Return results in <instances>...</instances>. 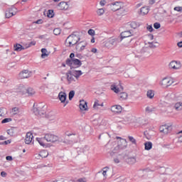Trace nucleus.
<instances>
[{"instance_id":"1","label":"nucleus","mask_w":182,"mask_h":182,"mask_svg":"<svg viewBox=\"0 0 182 182\" xmlns=\"http://www.w3.org/2000/svg\"><path fill=\"white\" fill-rule=\"evenodd\" d=\"M117 139H119L118 141V144L117 146L114 148V150H112L109 155L111 157H114L120 150H125V149L127 147V141L125 139H122L120 137H117Z\"/></svg>"},{"instance_id":"2","label":"nucleus","mask_w":182,"mask_h":182,"mask_svg":"<svg viewBox=\"0 0 182 182\" xmlns=\"http://www.w3.org/2000/svg\"><path fill=\"white\" fill-rule=\"evenodd\" d=\"M79 41H80L79 36L71 34L65 40V46H67V48H72V46H75Z\"/></svg>"},{"instance_id":"3","label":"nucleus","mask_w":182,"mask_h":182,"mask_svg":"<svg viewBox=\"0 0 182 182\" xmlns=\"http://www.w3.org/2000/svg\"><path fill=\"white\" fill-rule=\"evenodd\" d=\"M33 113L36 116H38V117H43V116L46 114V111L45 110V105L43 104H34Z\"/></svg>"},{"instance_id":"4","label":"nucleus","mask_w":182,"mask_h":182,"mask_svg":"<svg viewBox=\"0 0 182 182\" xmlns=\"http://www.w3.org/2000/svg\"><path fill=\"white\" fill-rule=\"evenodd\" d=\"M174 83V79L170 77H165L159 82V86L163 89H168Z\"/></svg>"},{"instance_id":"5","label":"nucleus","mask_w":182,"mask_h":182,"mask_svg":"<svg viewBox=\"0 0 182 182\" xmlns=\"http://www.w3.org/2000/svg\"><path fill=\"white\" fill-rule=\"evenodd\" d=\"M66 65L70 66L71 69H77V68H80V66H82V61L77 58L73 60L68 58L66 60Z\"/></svg>"},{"instance_id":"6","label":"nucleus","mask_w":182,"mask_h":182,"mask_svg":"<svg viewBox=\"0 0 182 182\" xmlns=\"http://www.w3.org/2000/svg\"><path fill=\"white\" fill-rule=\"evenodd\" d=\"M44 139L48 143H59L60 141V138L58 135H55L53 134H46L44 136Z\"/></svg>"},{"instance_id":"7","label":"nucleus","mask_w":182,"mask_h":182,"mask_svg":"<svg viewBox=\"0 0 182 182\" xmlns=\"http://www.w3.org/2000/svg\"><path fill=\"white\" fill-rule=\"evenodd\" d=\"M112 12H116L123 8V2L122 1H114L108 5Z\"/></svg>"},{"instance_id":"8","label":"nucleus","mask_w":182,"mask_h":182,"mask_svg":"<svg viewBox=\"0 0 182 182\" xmlns=\"http://www.w3.org/2000/svg\"><path fill=\"white\" fill-rule=\"evenodd\" d=\"M15 15H16V9L14 7L9 8L5 11V18L6 19H9V18H12Z\"/></svg>"},{"instance_id":"9","label":"nucleus","mask_w":182,"mask_h":182,"mask_svg":"<svg viewBox=\"0 0 182 182\" xmlns=\"http://www.w3.org/2000/svg\"><path fill=\"white\" fill-rule=\"evenodd\" d=\"M110 110L114 114H120L123 112V107H122V105H115L111 107Z\"/></svg>"},{"instance_id":"10","label":"nucleus","mask_w":182,"mask_h":182,"mask_svg":"<svg viewBox=\"0 0 182 182\" xmlns=\"http://www.w3.org/2000/svg\"><path fill=\"white\" fill-rule=\"evenodd\" d=\"M49 156V152L46 150H42L39 154H35V158L37 160H42V159H46Z\"/></svg>"},{"instance_id":"11","label":"nucleus","mask_w":182,"mask_h":182,"mask_svg":"<svg viewBox=\"0 0 182 182\" xmlns=\"http://www.w3.org/2000/svg\"><path fill=\"white\" fill-rule=\"evenodd\" d=\"M31 76H32V72L28 70H24L18 74L20 79H28V77H31Z\"/></svg>"},{"instance_id":"12","label":"nucleus","mask_w":182,"mask_h":182,"mask_svg":"<svg viewBox=\"0 0 182 182\" xmlns=\"http://www.w3.org/2000/svg\"><path fill=\"white\" fill-rule=\"evenodd\" d=\"M75 49L77 50V52H82V50H85V48L87 46V43L86 41H80L78 42L77 44H75Z\"/></svg>"},{"instance_id":"13","label":"nucleus","mask_w":182,"mask_h":182,"mask_svg":"<svg viewBox=\"0 0 182 182\" xmlns=\"http://www.w3.org/2000/svg\"><path fill=\"white\" fill-rule=\"evenodd\" d=\"M66 92H60L58 94V99L61 103L64 104V107H66V105L69 103V101H66Z\"/></svg>"},{"instance_id":"14","label":"nucleus","mask_w":182,"mask_h":182,"mask_svg":"<svg viewBox=\"0 0 182 182\" xmlns=\"http://www.w3.org/2000/svg\"><path fill=\"white\" fill-rule=\"evenodd\" d=\"M159 131L161 133H163L164 134H168V133L171 132V125H162L159 127Z\"/></svg>"},{"instance_id":"15","label":"nucleus","mask_w":182,"mask_h":182,"mask_svg":"<svg viewBox=\"0 0 182 182\" xmlns=\"http://www.w3.org/2000/svg\"><path fill=\"white\" fill-rule=\"evenodd\" d=\"M117 45V41L115 38H109L105 41V46L106 48H112V46H116Z\"/></svg>"},{"instance_id":"16","label":"nucleus","mask_w":182,"mask_h":182,"mask_svg":"<svg viewBox=\"0 0 182 182\" xmlns=\"http://www.w3.org/2000/svg\"><path fill=\"white\" fill-rule=\"evenodd\" d=\"M58 7L60 11H68V9H69V3L66 1H61L58 4Z\"/></svg>"},{"instance_id":"17","label":"nucleus","mask_w":182,"mask_h":182,"mask_svg":"<svg viewBox=\"0 0 182 182\" xmlns=\"http://www.w3.org/2000/svg\"><path fill=\"white\" fill-rule=\"evenodd\" d=\"M169 68L175 70H178V69L181 68V64L177 61H171L169 64Z\"/></svg>"},{"instance_id":"18","label":"nucleus","mask_w":182,"mask_h":182,"mask_svg":"<svg viewBox=\"0 0 182 182\" xmlns=\"http://www.w3.org/2000/svg\"><path fill=\"white\" fill-rule=\"evenodd\" d=\"M67 80L69 83H73V82H76V77L72 71H69L67 73Z\"/></svg>"},{"instance_id":"19","label":"nucleus","mask_w":182,"mask_h":182,"mask_svg":"<svg viewBox=\"0 0 182 182\" xmlns=\"http://www.w3.org/2000/svg\"><path fill=\"white\" fill-rule=\"evenodd\" d=\"M33 140V134L31 132H28L26 135L25 143L26 144H31Z\"/></svg>"},{"instance_id":"20","label":"nucleus","mask_w":182,"mask_h":182,"mask_svg":"<svg viewBox=\"0 0 182 182\" xmlns=\"http://www.w3.org/2000/svg\"><path fill=\"white\" fill-rule=\"evenodd\" d=\"M28 87H25L23 85H20L18 87H17V92L18 93H20V95H26V90H27Z\"/></svg>"},{"instance_id":"21","label":"nucleus","mask_w":182,"mask_h":182,"mask_svg":"<svg viewBox=\"0 0 182 182\" xmlns=\"http://www.w3.org/2000/svg\"><path fill=\"white\" fill-rule=\"evenodd\" d=\"M26 95L30 97H32V96H35V95H36V91L32 87H27Z\"/></svg>"},{"instance_id":"22","label":"nucleus","mask_w":182,"mask_h":182,"mask_svg":"<svg viewBox=\"0 0 182 182\" xmlns=\"http://www.w3.org/2000/svg\"><path fill=\"white\" fill-rule=\"evenodd\" d=\"M133 36V32L132 31H123L122 33H121V38L122 39H124V38H129L130 36Z\"/></svg>"},{"instance_id":"23","label":"nucleus","mask_w":182,"mask_h":182,"mask_svg":"<svg viewBox=\"0 0 182 182\" xmlns=\"http://www.w3.org/2000/svg\"><path fill=\"white\" fill-rule=\"evenodd\" d=\"M80 109L82 112L87 110V102H86V101H85L83 100H80Z\"/></svg>"},{"instance_id":"24","label":"nucleus","mask_w":182,"mask_h":182,"mask_svg":"<svg viewBox=\"0 0 182 182\" xmlns=\"http://www.w3.org/2000/svg\"><path fill=\"white\" fill-rule=\"evenodd\" d=\"M173 109L176 112H182V102H177L173 105Z\"/></svg>"},{"instance_id":"25","label":"nucleus","mask_w":182,"mask_h":182,"mask_svg":"<svg viewBox=\"0 0 182 182\" xmlns=\"http://www.w3.org/2000/svg\"><path fill=\"white\" fill-rule=\"evenodd\" d=\"M110 89L111 90H112V92H114V93H120V92H122V90H123V88H119V87L117 85H116V84H112L110 86Z\"/></svg>"},{"instance_id":"26","label":"nucleus","mask_w":182,"mask_h":182,"mask_svg":"<svg viewBox=\"0 0 182 182\" xmlns=\"http://www.w3.org/2000/svg\"><path fill=\"white\" fill-rule=\"evenodd\" d=\"M14 49L16 52H21V50H25V49H26V47L25 48L21 44L16 43L14 46Z\"/></svg>"},{"instance_id":"27","label":"nucleus","mask_w":182,"mask_h":182,"mask_svg":"<svg viewBox=\"0 0 182 182\" xmlns=\"http://www.w3.org/2000/svg\"><path fill=\"white\" fill-rule=\"evenodd\" d=\"M153 112H156V108L153 105H148L145 108V113L150 114L153 113Z\"/></svg>"},{"instance_id":"28","label":"nucleus","mask_w":182,"mask_h":182,"mask_svg":"<svg viewBox=\"0 0 182 182\" xmlns=\"http://www.w3.org/2000/svg\"><path fill=\"white\" fill-rule=\"evenodd\" d=\"M145 45L146 46H149V48H152L153 49H154V48H157V46H159V43L158 42H145Z\"/></svg>"},{"instance_id":"29","label":"nucleus","mask_w":182,"mask_h":182,"mask_svg":"<svg viewBox=\"0 0 182 182\" xmlns=\"http://www.w3.org/2000/svg\"><path fill=\"white\" fill-rule=\"evenodd\" d=\"M168 97L170 100L177 101L178 100V97H177V94L174 92H171L168 95Z\"/></svg>"},{"instance_id":"30","label":"nucleus","mask_w":182,"mask_h":182,"mask_svg":"<svg viewBox=\"0 0 182 182\" xmlns=\"http://www.w3.org/2000/svg\"><path fill=\"white\" fill-rule=\"evenodd\" d=\"M73 72V74H74V76L75 77L76 80H79V77L83 75V73H82V70H75L71 71Z\"/></svg>"},{"instance_id":"31","label":"nucleus","mask_w":182,"mask_h":182,"mask_svg":"<svg viewBox=\"0 0 182 182\" xmlns=\"http://www.w3.org/2000/svg\"><path fill=\"white\" fill-rule=\"evenodd\" d=\"M127 97H129V95L127 92H120L119 94V100H127Z\"/></svg>"},{"instance_id":"32","label":"nucleus","mask_w":182,"mask_h":182,"mask_svg":"<svg viewBox=\"0 0 182 182\" xmlns=\"http://www.w3.org/2000/svg\"><path fill=\"white\" fill-rule=\"evenodd\" d=\"M149 7L147 6L142 7L141 8L140 14L142 16L147 15L149 14Z\"/></svg>"},{"instance_id":"33","label":"nucleus","mask_w":182,"mask_h":182,"mask_svg":"<svg viewBox=\"0 0 182 182\" xmlns=\"http://www.w3.org/2000/svg\"><path fill=\"white\" fill-rule=\"evenodd\" d=\"M36 140L39 143L40 146H42L43 147H46V144H45V137L43 138H36Z\"/></svg>"},{"instance_id":"34","label":"nucleus","mask_w":182,"mask_h":182,"mask_svg":"<svg viewBox=\"0 0 182 182\" xmlns=\"http://www.w3.org/2000/svg\"><path fill=\"white\" fill-rule=\"evenodd\" d=\"M41 53V58L43 59H45L46 58H47V56H49V53H48V50H46V48H42Z\"/></svg>"},{"instance_id":"35","label":"nucleus","mask_w":182,"mask_h":182,"mask_svg":"<svg viewBox=\"0 0 182 182\" xmlns=\"http://www.w3.org/2000/svg\"><path fill=\"white\" fill-rule=\"evenodd\" d=\"M146 97L148 99H153L154 97V91L149 90L146 92Z\"/></svg>"},{"instance_id":"36","label":"nucleus","mask_w":182,"mask_h":182,"mask_svg":"<svg viewBox=\"0 0 182 182\" xmlns=\"http://www.w3.org/2000/svg\"><path fill=\"white\" fill-rule=\"evenodd\" d=\"M10 113L12 116H16V114H19V108L18 107L12 108Z\"/></svg>"},{"instance_id":"37","label":"nucleus","mask_w":182,"mask_h":182,"mask_svg":"<svg viewBox=\"0 0 182 182\" xmlns=\"http://www.w3.org/2000/svg\"><path fill=\"white\" fill-rule=\"evenodd\" d=\"M96 12L98 16H102V15H105L106 10L104 8L98 9Z\"/></svg>"},{"instance_id":"38","label":"nucleus","mask_w":182,"mask_h":182,"mask_svg":"<svg viewBox=\"0 0 182 182\" xmlns=\"http://www.w3.org/2000/svg\"><path fill=\"white\" fill-rule=\"evenodd\" d=\"M136 161V156H132L127 159V163H129V164H135Z\"/></svg>"},{"instance_id":"39","label":"nucleus","mask_w":182,"mask_h":182,"mask_svg":"<svg viewBox=\"0 0 182 182\" xmlns=\"http://www.w3.org/2000/svg\"><path fill=\"white\" fill-rule=\"evenodd\" d=\"M145 150H151V147H153V144L150 141H147L144 144Z\"/></svg>"},{"instance_id":"40","label":"nucleus","mask_w":182,"mask_h":182,"mask_svg":"<svg viewBox=\"0 0 182 182\" xmlns=\"http://www.w3.org/2000/svg\"><path fill=\"white\" fill-rule=\"evenodd\" d=\"M128 26H129V28H132V29H136V28H138L139 25H137V23L132 21L129 24H128Z\"/></svg>"},{"instance_id":"41","label":"nucleus","mask_w":182,"mask_h":182,"mask_svg":"<svg viewBox=\"0 0 182 182\" xmlns=\"http://www.w3.org/2000/svg\"><path fill=\"white\" fill-rule=\"evenodd\" d=\"M6 113V108L1 107L0 108V117H4V116H5Z\"/></svg>"},{"instance_id":"42","label":"nucleus","mask_w":182,"mask_h":182,"mask_svg":"<svg viewBox=\"0 0 182 182\" xmlns=\"http://www.w3.org/2000/svg\"><path fill=\"white\" fill-rule=\"evenodd\" d=\"M48 119L50 121L55 120L56 119V116L53 113H49L48 114Z\"/></svg>"},{"instance_id":"43","label":"nucleus","mask_w":182,"mask_h":182,"mask_svg":"<svg viewBox=\"0 0 182 182\" xmlns=\"http://www.w3.org/2000/svg\"><path fill=\"white\" fill-rule=\"evenodd\" d=\"M7 134H9V136H14V134H15V129L11 128L8 129Z\"/></svg>"},{"instance_id":"44","label":"nucleus","mask_w":182,"mask_h":182,"mask_svg":"<svg viewBox=\"0 0 182 182\" xmlns=\"http://www.w3.org/2000/svg\"><path fill=\"white\" fill-rule=\"evenodd\" d=\"M119 15H126V14H127V11H126L124 9H123V7H122L121 9H119L118 10Z\"/></svg>"},{"instance_id":"45","label":"nucleus","mask_w":182,"mask_h":182,"mask_svg":"<svg viewBox=\"0 0 182 182\" xmlns=\"http://www.w3.org/2000/svg\"><path fill=\"white\" fill-rule=\"evenodd\" d=\"M120 160H122V158H120V154H119L116 158H114V162L115 164H119V163H120Z\"/></svg>"},{"instance_id":"46","label":"nucleus","mask_w":182,"mask_h":182,"mask_svg":"<svg viewBox=\"0 0 182 182\" xmlns=\"http://www.w3.org/2000/svg\"><path fill=\"white\" fill-rule=\"evenodd\" d=\"M128 139L132 144H137V142L136 141V139H134V137L129 136H128Z\"/></svg>"},{"instance_id":"47","label":"nucleus","mask_w":182,"mask_h":182,"mask_svg":"<svg viewBox=\"0 0 182 182\" xmlns=\"http://www.w3.org/2000/svg\"><path fill=\"white\" fill-rule=\"evenodd\" d=\"M74 97H75V91L71 90V91L69 92V95H68V99H69V100H72V99H73Z\"/></svg>"},{"instance_id":"48","label":"nucleus","mask_w":182,"mask_h":182,"mask_svg":"<svg viewBox=\"0 0 182 182\" xmlns=\"http://www.w3.org/2000/svg\"><path fill=\"white\" fill-rule=\"evenodd\" d=\"M107 171H109V167H105L102 168V175L104 177H106L107 176Z\"/></svg>"},{"instance_id":"49","label":"nucleus","mask_w":182,"mask_h":182,"mask_svg":"<svg viewBox=\"0 0 182 182\" xmlns=\"http://www.w3.org/2000/svg\"><path fill=\"white\" fill-rule=\"evenodd\" d=\"M48 18H52L54 15L53 10H48L46 13Z\"/></svg>"},{"instance_id":"50","label":"nucleus","mask_w":182,"mask_h":182,"mask_svg":"<svg viewBox=\"0 0 182 182\" xmlns=\"http://www.w3.org/2000/svg\"><path fill=\"white\" fill-rule=\"evenodd\" d=\"M99 106H100V104H99V101H95L93 105V109L97 110V109H99Z\"/></svg>"},{"instance_id":"51","label":"nucleus","mask_w":182,"mask_h":182,"mask_svg":"<svg viewBox=\"0 0 182 182\" xmlns=\"http://www.w3.org/2000/svg\"><path fill=\"white\" fill-rule=\"evenodd\" d=\"M9 122H12L11 118H6L1 121V123H2V124H4L5 123H9Z\"/></svg>"},{"instance_id":"52","label":"nucleus","mask_w":182,"mask_h":182,"mask_svg":"<svg viewBox=\"0 0 182 182\" xmlns=\"http://www.w3.org/2000/svg\"><path fill=\"white\" fill-rule=\"evenodd\" d=\"M36 45V41H31L30 43L28 44V46L26 47V49L31 48V46H35Z\"/></svg>"},{"instance_id":"53","label":"nucleus","mask_w":182,"mask_h":182,"mask_svg":"<svg viewBox=\"0 0 182 182\" xmlns=\"http://www.w3.org/2000/svg\"><path fill=\"white\" fill-rule=\"evenodd\" d=\"M53 33L54 35H56V36L60 35V28H55L53 30Z\"/></svg>"},{"instance_id":"54","label":"nucleus","mask_w":182,"mask_h":182,"mask_svg":"<svg viewBox=\"0 0 182 182\" xmlns=\"http://www.w3.org/2000/svg\"><path fill=\"white\" fill-rule=\"evenodd\" d=\"M131 42H132V40L124 41V46H126L127 48L129 47Z\"/></svg>"},{"instance_id":"55","label":"nucleus","mask_w":182,"mask_h":182,"mask_svg":"<svg viewBox=\"0 0 182 182\" xmlns=\"http://www.w3.org/2000/svg\"><path fill=\"white\" fill-rule=\"evenodd\" d=\"M90 151V147L87 146H85L83 149H82V151L83 153H87L88 151Z\"/></svg>"},{"instance_id":"56","label":"nucleus","mask_w":182,"mask_h":182,"mask_svg":"<svg viewBox=\"0 0 182 182\" xmlns=\"http://www.w3.org/2000/svg\"><path fill=\"white\" fill-rule=\"evenodd\" d=\"M173 9L177 12H182V6H176Z\"/></svg>"},{"instance_id":"57","label":"nucleus","mask_w":182,"mask_h":182,"mask_svg":"<svg viewBox=\"0 0 182 182\" xmlns=\"http://www.w3.org/2000/svg\"><path fill=\"white\" fill-rule=\"evenodd\" d=\"M160 26H161L160 23H155L154 24V28L155 29H160Z\"/></svg>"},{"instance_id":"58","label":"nucleus","mask_w":182,"mask_h":182,"mask_svg":"<svg viewBox=\"0 0 182 182\" xmlns=\"http://www.w3.org/2000/svg\"><path fill=\"white\" fill-rule=\"evenodd\" d=\"M178 134H179V136H178V141L180 143H182V130L181 132H179Z\"/></svg>"},{"instance_id":"59","label":"nucleus","mask_w":182,"mask_h":182,"mask_svg":"<svg viewBox=\"0 0 182 182\" xmlns=\"http://www.w3.org/2000/svg\"><path fill=\"white\" fill-rule=\"evenodd\" d=\"M88 34H89V35H91L92 36H93V35H95V30H93V29H90V30L88 31Z\"/></svg>"},{"instance_id":"60","label":"nucleus","mask_w":182,"mask_h":182,"mask_svg":"<svg viewBox=\"0 0 182 182\" xmlns=\"http://www.w3.org/2000/svg\"><path fill=\"white\" fill-rule=\"evenodd\" d=\"M100 5H101L102 6H105L106 5V0H101L100 1Z\"/></svg>"},{"instance_id":"61","label":"nucleus","mask_w":182,"mask_h":182,"mask_svg":"<svg viewBox=\"0 0 182 182\" xmlns=\"http://www.w3.org/2000/svg\"><path fill=\"white\" fill-rule=\"evenodd\" d=\"M35 23H37L38 25H41L42 23H43V19H39V20H37Z\"/></svg>"},{"instance_id":"62","label":"nucleus","mask_w":182,"mask_h":182,"mask_svg":"<svg viewBox=\"0 0 182 182\" xmlns=\"http://www.w3.org/2000/svg\"><path fill=\"white\" fill-rule=\"evenodd\" d=\"M146 29H147V31H149V32H153V26H148L146 27Z\"/></svg>"},{"instance_id":"63","label":"nucleus","mask_w":182,"mask_h":182,"mask_svg":"<svg viewBox=\"0 0 182 182\" xmlns=\"http://www.w3.org/2000/svg\"><path fill=\"white\" fill-rule=\"evenodd\" d=\"M70 60H72L73 59H76L75 58V53H70Z\"/></svg>"},{"instance_id":"64","label":"nucleus","mask_w":182,"mask_h":182,"mask_svg":"<svg viewBox=\"0 0 182 182\" xmlns=\"http://www.w3.org/2000/svg\"><path fill=\"white\" fill-rule=\"evenodd\" d=\"M78 182H86V178H81L77 180Z\"/></svg>"}]
</instances>
